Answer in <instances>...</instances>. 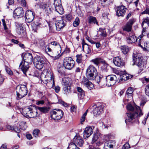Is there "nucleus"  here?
Instances as JSON below:
<instances>
[{
	"label": "nucleus",
	"instance_id": "50",
	"mask_svg": "<svg viewBox=\"0 0 149 149\" xmlns=\"http://www.w3.org/2000/svg\"><path fill=\"white\" fill-rule=\"evenodd\" d=\"M51 48H52V46H51L50 45L49 46V43H48L47 45H46L45 49L44 50H45L46 52H50L52 51V50Z\"/></svg>",
	"mask_w": 149,
	"mask_h": 149
},
{
	"label": "nucleus",
	"instance_id": "15",
	"mask_svg": "<svg viewBox=\"0 0 149 149\" xmlns=\"http://www.w3.org/2000/svg\"><path fill=\"white\" fill-rule=\"evenodd\" d=\"M34 17V13L32 11L27 10L25 14V19L26 21L28 23L32 22Z\"/></svg>",
	"mask_w": 149,
	"mask_h": 149
},
{
	"label": "nucleus",
	"instance_id": "51",
	"mask_svg": "<svg viewBox=\"0 0 149 149\" xmlns=\"http://www.w3.org/2000/svg\"><path fill=\"white\" fill-rule=\"evenodd\" d=\"M88 110L87 109L85 112L83 114L81 118V124L83 123L85 121V117L87 114Z\"/></svg>",
	"mask_w": 149,
	"mask_h": 149
},
{
	"label": "nucleus",
	"instance_id": "39",
	"mask_svg": "<svg viewBox=\"0 0 149 149\" xmlns=\"http://www.w3.org/2000/svg\"><path fill=\"white\" fill-rule=\"evenodd\" d=\"M129 48L126 45H123L121 46V49L124 54H127L129 50Z\"/></svg>",
	"mask_w": 149,
	"mask_h": 149
},
{
	"label": "nucleus",
	"instance_id": "4",
	"mask_svg": "<svg viewBox=\"0 0 149 149\" xmlns=\"http://www.w3.org/2000/svg\"><path fill=\"white\" fill-rule=\"evenodd\" d=\"M97 75V70L93 65H90L86 70V75L88 79L91 80L95 79Z\"/></svg>",
	"mask_w": 149,
	"mask_h": 149
},
{
	"label": "nucleus",
	"instance_id": "2",
	"mask_svg": "<svg viewBox=\"0 0 149 149\" xmlns=\"http://www.w3.org/2000/svg\"><path fill=\"white\" fill-rule=\"evenodd\" d=\"M134 63L133 65H136L142 70L146 68V64L143 59V57L139 53L134 54L133 58Z\"/></svg>",
	"mask_w": 149,
	"mask_h": 149
},
{
	"label": "nucleus",
	"instance_id": "47",
	"mask_svg": "<svg viewBox=\"0 0 149 149\" xmlns=\"http://www.w3.org/2000/svg\"><path fill=\"white\" fill-rule=\"evenodd\" d=\"M144 23L147 24L148 26L149 25V18L148 17H147L143 19V21L141 24L142 27H143Z\"/></svg>",
	"mask_w": 149,
	"mask_h": 149
},
{
	"label": "nucleus",
	"instance_id": "24",
	"mask_svg": "<svg viewBox=\"0 0 149 149\" xmlns=\"http://www.w3.org/2000/svg\"><path fill=\"white\" fill-rule=\"evenodd\" d=\"M83 50L87 54L90 53L91 52L92 48L91 46L86 43L84 41L82 42Z\"/></svg>",
	"mask_w": 149,
	"mask_h": 149
},
{
	"label": "nucleus",
	"instance_id": "14",
	"mask_svg": "<svg viewBox=\"0 0 149 149\" xmlns=\"http://www.w3.org/2000/svg\"><path fill=\"white\" fill-rule=\"evenodd\" d=\"M54 5L56 11L60 14H62L64 10L61 5V0H54Z\"/></svg>",
	"mask_w": 149,
	"mask_h": 149
},
{
	"label": "nucleus",
	"instance_id": "40",
	"mask_svg": "<svg viewBox=\"0 0 149 149\" xmlns=\"http://www.w3.org/2000/svg\"><path fill=\"white\" fill-rule=\"evenodd\" d=\"M38 109L41 112L43 113H45L48 112L49 109V107H38Z\"/></svg>",
	"mask_w": 149,
	"mask_h": 149
},
{
	"label": "nucleus",
	"instance_id": "32",
	"mask_svg": "<svg viewBox=\"0 0 149 149\" xmlns=\"http://www.w3.org/2000/svg\"><path fill=\"white\" fill-rule=\"evenodd\" d=\"M115 145V142L114 141L109 140L105 142L104 146L108 148H113Z\"/></svg>",
	"mask_w": 149,
	"mask_h": 149
},
{
	"label": "nucleus",
	"instance_id": "53",
	"mask_svg": "<svg viewBox=\"0 0 149 149\" xmlns=\"http://www.w3.org/2000/svg\"><path fill=\"white\" fill-rule=\"evenodd\" d=\"M18 2L20 3L23 7H26V4L25 0H17Z\"/></svg>",
	"mask_w": 149,
	"mask_h": 149
},
{
	"label": "nucleus",
	"instance_id": "18",
	"mask_svg": "<svg viewBox=\"0 0 149 149\" xmlns=\"http://www.w3.org/2000/svg\"><path fill=\"white\" fill-rule=\"evenodd\" d=\"M126 10V8L123 6H118L116 11V15L118 16L123 17L125 15Z\"/></svg>",
	"mask_w": 149,
	"mask_h": 149
},
{
	"label": "nucleus",
	"instance_id": "58",
	"mask_svg": "<svg viewBox=\"0 0 149 149\" xmlns=\"http://www.w3.org/2000/svg\"><path fill=\"white\" fill-rule=\"evenodd\" d=\"M6 127L7 129L10 130H14L13 127L11 125H7L6 126Z\"/></svg>",
	"mask_w": 149,
	"mask_h": 149
},
{
	"label": "nucleus",
	"instance_id": "46",
	"mask_svg": "<svg viewBox=\"0 0 149 149\" xmlns=\"http://www.w3.org/2000/svg\"><path fill=\"white\" fill-rule=\"evenodd\" d=\"M68 149H79L73 143H70L69 145Z\"/></svg>",
	"mask_w": 149,
	"mask_h": 149
},
{
	"label": "nucleus",
	"instance_id": "64",
	"mask_svg": "<svg viewBox=\"0 0 149 149\" xmlns=\"http://www.w3.org/2000/svg\"><path fill=\"white\" fill-rule=\"evenodd\" d=\"M7 147V145L6 144L2 145L0 148V149H6Z\"/></svg>",
	"mask_w": 149,
	"mask_h": 149
},
{
	"label": "nucleus",
	"instance_id": "20",
	"mask_svg": "<svg viewBox=\"0 0 149 149\" xmlns=\"http://www.w3.org/2000/svg\"><path fill=\"white\" fill-rule=\"evenodd\" d=\"M29 63L24 61H22L20 63L19 67L23 73L25 74H26V72L28 71L29 68Z\"/></svg>",
	"mask_w": 149,
	"mask_h": 149
},
{
	"label": "nucleus",
	"instance_id": "1",
	"mask_svg": "<svg viewBox=\"0 0 149 149\" xmlns=\"http://www.w3.org/2000/svg\"><path fill=\"white\" fill-rule=\"evenodd\" d=\"M127 109L129 111L127 113V117L125 121L133 123L135 121L137 118L143 115V113L141 108L139 106H132L130 104H128L126 106Z\"/></svg>",
	"mask_w": 149,
	"mask_h": 149
},
{
	"label": "nucleus",
	"instance_id": "54",
	"mask_svg": "<svg viewBox=\"0 0 149 149\" xmlns=\"http://www.w3.org/2000/svg\"><path fill=\"white\" fill-rule=\"evenodd\" d=\"M130 148V146L129 144L126 143L123 145L122 149H129Z\"/></svg>",
	"mask_w": 149,
	"mask_h": 149
},
{
	"label": "nucleus",
	"instance_id": "17",
	"mask_svg": "<svg viewBox=\"0 0 149 149\" xmlns=\"http://www.w3.org/2000/svg\"><path fill=\"white\" fill-rule=\"evenodd\" d=\"M73 143L76 146L77 145L79 146H82L84 143L83 141L82 137L79 135H76L73 139Z\"/></svg>",
	"mask_w": 149,
	"mask_h": 149
},
{
	"label": "nucleus",
	"instance_id": "5",
	"mask_svg": "<svg viewBox=\"0 0 149 149\" xmlns=\"http://www.w3.org/2000/svg\"><path fill=\"white\" fill-rule=\"evenodd\" d=\"M41 78L45 84L51 82L54 84V78L53 73L50 71H44L42 74Z\"/></svg>",
	"mask_w": 149,
	"mask_h": 149
},
{
	"label": "nucleus",
	"instance_id": "6",
	"mask_svg": "<svg viewBox=\"0 0 149 149\" xmlns=\"http://www.w3.org/2000/svg\"><path fill=\"white\" fill-rule=\"evenodd\" d=\"M17 97L20 99L25 97L27 94L26 86L24 85H19L16 88Z\"/></svg>",
	"mask_w": 149,
	"mask_h": 149
},
{
	"label": "nucleus",
	"instance_id": "62",
	"mask_svg": "<svg viewBox=\"0 0 149 149\" xmlns=\"http://www.w3.org/2000/svg\"><path fill=\"white\" fill-rule=\"evenodd\" d=\"M60 88L58 86H57L55 87L54 90L56 93H58L60 91Z\"/></svg>",
	"mask_w": 149,
	"mask_h": 149
},
{
	"label": "nucleus",
	"instance_id": "44",
	"mask_svg": "<svg viewBox=\"0 0 149 149\" xmlns=\"http://www.w3.org/2000/svg\"><path fill=\"white\" fill-rule=\"evenodd\" d=\"M101 1L102 4L104 3L106 6H108L113 2V0H101Z\"/></svg>",
	"mask_w": 149,
	"mask_h": 149
},
{
	"label": "nucleus",
	"instance_id": "28",
	"mask_svg": "<svg viewBox=\"0 0 149 149\" xmlns=\"http://www.w3.org/2000/svg\"><path fill=\"white\" fill-rule=\"evenodd\" d=\"M56 30L60 31L61 29L63 28L65 25V24L63 20L62 19L61 20L57 21L55 23Z\"/></svg>",
	"mask_w": 149,
	"mask_h": 149
},
{
	"label": "nucleus",
	"instance_id": "38",
	"mask_svg": "<svg viewBox=\"0 0 149 149\" xmlns=\"http://www.w3.org/2000/svg\"><path fill=\"white\" fill-rule=\"evenodd\" d=\"M19 125L20 129L23 130H26L27 127L26 122L24 121L20 122Z\"/></svg>",
	"mask_w": 149,
	"mask_h": 149
},
{
	"label": "nucleus",
	"instance_id": "48",
	"mask_svg": "<svg viewBox=\"0 0 149 149\" xmlns=\"http://www.w3.org/2000/svg\"><path fill=\"white\" fill-rule=\"evenodd\" d=\"M80 21L78 17H76L73 22V26L74 27H77L78 26L79 24Z\"/></svg>",
	"mask_w": 149,
	"mask_h": 149
},
{
	"label": "nucleus",
	"instance_id": "36",
	"mask_svg": "<svg viewBox=\"0 0 149 149\" xmlns=\"http://www.w3.org/2000/svg\"><path fill=\"white\" fill-rule=\"evenodd\" d=\"M73 17L70 14H66L64 15L62 17V19L66 21H69L72 19Z\"/></svg>",
	"mask_w": 149,
	"mask_h": 149
},
{
	"label": "nucleus",
	"instance_id": "33",
	"mask_svg": "<svg viewBox=\"0 0 149 149\" xmlns=\"http://www.w3.org/2000/svg\"><path fill=\"white\" fill-rule=\"evenodd\" d=\"M88 22L89 24H96L97 25H98V22L97 21L96 17L92 16H90L88 17Z\"/></svg>",
	"mask_w": 149,
	"mask_h": 149
},
{
	"label": "nucleus",
	"instance_id": "29",
	"mask_svg": "<svg viewBox=\"0 0 149 149\" xmlns=\"http://www.w3.org/2000/svg\"><path fill=\"white\" fill-rule=\"evenodd\" d=\"M134 22L133 19H130L123 27V30L128 32L131 31L132 26Z\"/></svg>",
	"mask_w": 149,
	"mask_h": 149
},
{
	"label": "nucleus",
	"instance_id": "61",
	"mask_svg": "<svg viewBox=\"0 0 149 149\" xmlns=\"http://www.w3.org/2000/svg\"><path fill=\"white\" fill-rule=\"evenodd\" d=\"M2 21L3 23V24L4 27V29L6 30L7 29V28L6 27V23L5 20L4 19H2Z\"/></svg>",
	"mask_w": 149,
	"mask_h": 149
},
{
	"label": "nucleus",
	"instance_id": "25",
	"mask_svg": "<svg viewBox=\"0 0 149 149\" xmlns=\"http://www.w3.org/2000/svg\"><path fill=\"white\" fill-rule=\"evenodd\" d=\"M93 133V130L90 127H86L84 132V138L86 139L90 136Z\"/></svg>",
	"mask_w": 149,
	"mask_h": 149
},
{
	"label": "nucleus",
	"instance_id": "41",
	"mask_svg": "<svg viewBox=\"0 0 149 149\" xmlns=\"http://www.w3.org/2000/svg\"><path fill=\"white\" fill-rule=\"evenodd\" d=\"M71 87L70 86H65L63 88L64 93L68 95L71 93Z\"/></svg>",
	"mask_w": 149,
	"mask_h": 149
},
{
	"label": "nucleus",
	"instance_id": "59",
	"mask_svg": "<svg viewBox=\"0 0 149 149\" xmlns=\"http://www.w3.org/2000/svg\"><path fill=\"white\" fill-rule=\"evenodd\" d=\"M44 103L45 101L43 100H41L37 101L36 104L37 105H39L40 104H43Z\"/></svg>",
	"mask_w": 149,
	"mask_h": 149
},
{
	"label": "nucleus",
	"instance_id": "13",
	"mask_svg": "<svg viewBox=\"0 0 149 149\" xmlns=\"http://www.w3.org/2000/svg\"><path fill=\"white\" fill-rule=\"evenodd\" d=\"M142 38V37L141 36H139L138 38H136L135 35H132L126 38V41L129 44H132L136 42L137 44V45H138L140 41H143Z\"/></svg>",
	"mask_w": 149,
	"mask_h": 149
},
{
	"label": "nucleus",
	"instance_id": "7",
	"mask_svg": "<svg viewBox=\"0 0 149 149\" xmlns=\"http://www.w3.org/2000/svg\"><path fill=\"white\" fill-rule=\"evenodd\" d=\"M46 59L45 57L40 56L36 57L34 59V64L38 69H41L43 67L46 62Z\"/></svg>",
	"mask_w": 149,
	"mask_h": 149
},
{
	"label": "nucleus",
	"instance_id": "55",
	"mask_svg": "<svg viewBox=\"0 0 149 149\" xmlns=\"http://www.w3.org/2000/svg\"><path fill=\"white\" fill-rule=\"evenodd\" d=\"M6 70L7 73L9 75H12L13 74L12 72L9 68L7 67L6 68Z\"/></svg>",
	"mask_w": 149,
	"mask_h": 149
},
{
	"label": "nucleus",
	"instance_id": "35",
	"mask_svg": "<svg viewBox=\"0 0 149 149\" xmlns=\"http://www.w3.org/2000/svg\"><path fill=\"white\" fill-rule=\"evenodd\" d=\"M132 77L133 76L130 74H124L122 76H121L120 79L118 78V79L120 80L121 81L123 80L125 81L131 79Z\"/></svg>",
	"mask_w": 149,
	"mask_h": 149
},
{
	"label": "nucleus",
	"instance_id": "12",
	"mask_svg": "<svg viewBox=\"0 0 149 149\" xmlns=\"http://www.w3.org/2000/svg\"><path fill=\"white\" fill-rule=\"evenodd\" d=\"M106 85L109 87L114 85L116 81H118L116 76L114 75H109L106 77Z\"/></svg>",
	"mask_w": 149,
	"mask_h": 149
},
{
	"label": "nucleus",
	"instance_id": "34",
	"mask_svg": "<svg viewBox=\"0 0 149 149\" xmlns=\"http://www.w3.org/2000/svg\"><path fill=\"white\" fill-rule=\"evenodd\" d=\"M133 90L132 88L131 87H129L127 89L126 92V96L128 97L132 98L133 97Z\"/></svg>",
	"mask_w": 149,
	"mask_h": 149
},
{
	"label": "nucleus",
	"instance_id": "8",
	"mask_svg": "<svg viewBox=\"0 0 149 149\" xmlns=\"http://www.w3.org/2000/svg\"><path fill=\"white\" fill-rule=\"evenodd\" d=\"M74 61L72 58L70 57H65L63 60V66L68 70H71L74 67Z\"/></svg>",
	"mask_w": 149,
	"mask_h": 149
},
{
	"label": "nucleus",
	"instance_id": "11",
	"mask_svg": "<svg viewBox=\"0 0 149 149\" xmlns=\"http://www.w3.org/2000/svg\"><path fill=\"white\" fill-rule=\"evenodd\" d=\"M49 43V46L50 45L52 46V48H56L57 50L56 51L57 52V53L56 54H53L51 55H49L52 58L56 57H57L60 54L61 52V47L59 44L56 41H53Z\"/></svg>",
	"mask_w": 149,
	"mask_h": 149
},
{
	"label": "nucleus",
	"instance_id": "23",
	"mask_svg": "<svg viewBox=\"0 0 149 149\" xmlns=\"http://www.w3.org/2000/svg\"><path fill=\"white\" fill-rule=\"evenodd\" d=\"M33 57L31 54L28 53H25L22 58L23 61L29 63H31L33 61Z\"/></svg>",
	"mask_w": 149,
	"mask_h": 149
},
{
	"label": "nucleus",
	"instance_id": "30",
	"mask_svg": "<svg viewBox=\"0 0 149 149\" xmlns=\"http://www.w3.org/2000/svg\"><path fill=\"white\" fill-rule=\"evenodd\" d=\"M138 46L146 50L149 52V42H144L143 40L142 41H140L138 43Z\"/></svg>",
	"mask_w": 149,
	"mask_h": 149
},
{
	"label": "nucleus",
	"instance_id": "31",
	"mask_svg": "<svg viewBox=\"0 0 149 149\" xmlns=\"http://www.w3.org/2000/svg\"><path fill=\"white\" fill-rule=\"evenodd\" d=\"M77 89L78 92V96L79 98L81 99L84 96V92L82 89L80 87H77Z\"/></svg>",
	"mask_w": 149,
	"mask_h": 149
},
{
	"label": "nucleus",
	"instance_id": "37",
	"mask_svg": "<svg viewBox=\"0 0 149 149\" xmlns=\"http://www.w3.org/2000/svg\"><path fill=\"white\" fill-rule=\"evenodd\" d=\"M62 83L63 85L65 86H70L71 84L69 79L67 77L63 78L62 79Z\"/></svg>",
	"mask_w": 149,
	"mask_h": 149
},
{
	"label": "nucleus",
	"instance_id": "22",
	"mask_svg": "<svg viewBox=\"0 0 149 149\" xmlns=\"http://www.w3.org/2000/svg\"><path fill=\"white\" fill-rule=\"evenodd\" d=\"M88 78L85 77L83 79L81 83L85 86L89 90H91L94 87L93 84L91 81H89Z\"/></svg>",
	"mask_w": 149,
	"mask_h": 149
},
{
	"label": "nucleus",
	"instance_id": "57",
	"mask_svg": "<svg viewBox=\"0 0 149 149\" xmlns=\"http://www.w3.org/2000/svg\"><path fill=\"white\" fill-rule=\"evenodd\" d=\"M141 14H146L149 15V7H147L146 10L143 11Z\"/></svg>",
	"mask_w": 149,
	"mask_h": 149
},
{
	"label": "nucleus",
	"instance_id": "42",
	"mask_svg": "<svg viewBox=\"0 0 149 149\" xmlns=\"http://www.w3.org/2000/svg\"><path fill=\"white\" fill-rule=\"evenodd\" d=\"M92 61L95 64L98 65L101 62L104 61L101 58H96L93 59Z\"/></svg>",
	"mask_w": 149,
	"mask_h": 149
},
{
	"label": "nucleus",
	"instance_id": "21",
	"mask_svg": "<svg viewBox=\"0 0 149 149\" xmlns=\"http://www.w3.org/2000/svg\"><path fill=\"white\" fill-rule=\"evenodd\" d=\"M113 62L115 65L118 67L122 66L125 64L123 60L119 56L114 58Z\"/></svg>",
	"mask_w": 149,
	"mask_h": 149
},
{
	"label": "nucleus",
	"instance_id": "45",
	"mask_svg": "<svg viewBox=\"0 0 149 149\" xmlns=\"http://www.w3.org/2000/svg\"><path fill=\"white\" fill-rule=\"evenodd\" d=\"M109 15V10H108L107 12H104L102 14V16L103 18L107 21H108Z\"/></svg>",
	"mask_w": 149,
	"mask_h": 149
},
{
	"label": "nucleus",
	"instance_id": "43",
	"mask_svg": "<svg viewBox=\"0 0 149 149\" xmlns=\"http://www.w3.org/2000/svg\"><path fill=\"white\" fill-rule=\"evenodd\" d=\"M76 62L78 63H81L82 62V56L81 54H78L76 56Z\"/></svg>",
	"mask_w": 149,
	"mask_h": 149
},
{
	"label": "nucleus",
	"instance_id": "10",
	"mask_svg": "<svg viewBox=\"0 0 149 149\" xmlns=\"http://www.w3.org/2000/svg\"><path fill=\"white\" fill-rule=\"evenodd\" d=\"M23 112L24 116L29 118H35L37 116L38 113L33 110L31 107H26L23 109Z\"/></svg>",
	"mask_w": 149,
	"mask_h": 149
},
{
	"label": "nucleus",
	"instance_id": "27",
	"mask_svg": "<svg viewBox=\"0 0 149 149\" xmlns=\"http://www.w3.org/2000/svg\"><path fill=\"white\" fill-rule=\"evenodd\" d=\"M16 31L18 34L22 36L24 35L26 33L24 29L22 24L19 23L16 24Z\"/></svg>",
	"mask_w": 149,
	"mask_h": 149
},
{
	"label": "nucleus",
	"instance_id": "9",
	"mask_svg": "<svg viewBox=\"0 0 149 149\" xmlns=\"http://www.w3.org/2000/svg\"><path fill=\"white\" fill-rule=\"evenodd\" d=\"M63 111L60 109H54L51 112V117L55 120H58L61 119L63 116Z\"/></svg>",
	"mask_w": 149,
	"mask_h": 149
},
{
	"label": "nucleus",
	"instance_id": "49",
	"mask_svg": "<svg viewBox=\"0 0 149 149\" xmlns=\"http://www.w3.org/2000/svg\"><path fill=\"white\" fill-rule=\"evenodd\" d=\"M98 138L99 136L97 133L94 134L92 139V143H93L95 142Z\"/></svg>",
	"mask_w": 149,
	"mask_h": 149
},
{
	"label": "nucleus",
	"instance_id": "26",
	"mask_svg": "<svg viewBox=\"0 0 149 149\" xmlns=\"http://www.w3.org/2000/svg\"><path fill=\"white\" fill-rule=\"evenodd\" d=\"M93 113L94 116L99 115L102 111V106L101 105H94L93 106Z\"/></svg>",
	"mask_w": 149,
	"mask_h": 149
},
{
	"label": "nucleus",
	"instance_id": "52",
	"mask_svg": "<svg viewBox=\"0 0 149 149\" xmlns=\"http://www.w3.org/2000/svg\"><path fill=\"white\" fill-rule=\"evenodd\" d=\"M39 132V130L38 129L34 130L33 132V134L35 137H36L38 136V134Z\"/></svg>",
	"mask_w": 149,
	"mask_h": 149
},
{
	"label": "nucleus",
	"instance_id": "56",
	"mask_svg": "<svg viewBox=\"0 0 149 149\" xmlns=\"http://www.w3.org/2000/svg\"><path fill=\"white\" fill-rule=\"evenodd\" d=\"M146 94L148 96H149V84H148L145 88Z\"/></svg>",
	"mask_w": 149,
	"mask_h": 149
},
{
	"label": "nucleus",
	"instance_id": "19",
	"mask_svg": "<svg viewBox=\"0 0 149 149\" xmlns=\"http://www.w3.org/2000/svg\"><path fill=\"white\" fill-rule=\"evenodd\" d=\"M34 43L39 48L42 50L45 49L46 45L45 42L42 39H36L34 41Z\"/></svg>",
	"mask_w": 149,
	"mask_h": 149
},
{
	"label": "nucleus",
	"instance_id": "16",
	"mask_svg": "<svg viewBox=\"0 0 149 149\" xmlns=\"http://www.w3.org/2000/svg\"><path fill=\"white\" fill-rule=\"evenodd\" d=\"M24 14L23 9L21 7L16 8L13 11V16L15 18H18L22 17Z\"/></svg>",
	"mask_w": 149,
	"mask_h": 149
},
{
	"label": "nucleus",
	"instance_id": "63",
	"mask_svg": "<svg viewBox=\"0 0 149 149\" xmlns=\"http://www.w3.org/2000/svg\"><path fill=\"white\" fill-rule=\"evenodd\" d=\"M26 137L27 139L29 140H31L32 139V137L31 134H26Z\"/></svg>",
	"mask_w": 149,
	"mask_h": 149
},
{
	"label": "nucleus",
	"instance_id": "60",
	"mask_svg": "<svg viewBox=\"0 0 149 149\" xmlns=\"http://www.w3.org/2000/svg\"><path fill=\"white\" fill-rule=\"evenodd\" d=\"M4 79L3 76L0 74V85L3 83L4 81Z\"/></svg>",
	"mask_w": 149,
	"mask_h": 149
},
{
	"label": "nucleus",
	"instance_id": "3",
	"mask_svg": "<svg viewBox=\"0 0 149 149\" xmlns=\"http://www.w3.org/2000/svg\"><path fill=\"white\" fill-rule=\"evenodd\" d=\"M36 6H38L40 8L43 9L45 13L48 16H49L51 15L52 8L51 6L43 3L42 0H36Z\"/></svg>",
	"mask_w": 149,
	"mask_h": 149
}]
</instances>
